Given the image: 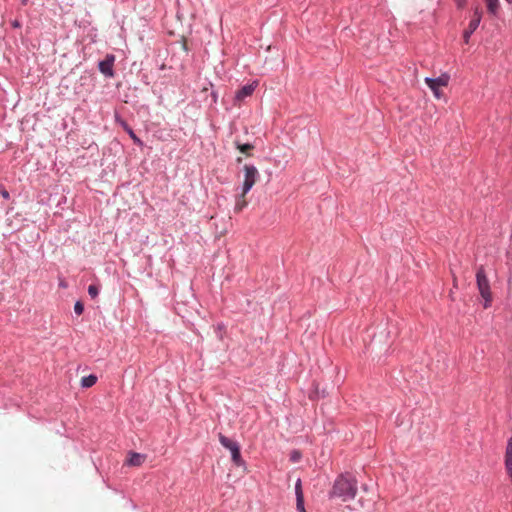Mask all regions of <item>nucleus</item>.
Wrapping results in <instances>:
<instances>
[{
	"mask_svg": "<svg viewBox=\"0 0 512 512\" xmlns=\"http://www.w3.org/2000/svg\"><path fill=\"white\" fill-rule=\"evenodd\" d=\"M357 489V480L353 475L349 473L341 474L335 479L329 497L339 498L343 502H347L355 498Z\"/></svg>",
	"mask_w": 512,
	"mask_h": 512,
	"instance_id": "nucleus-1",
	"label": "nucleus"
},
{
	"mask_svg": "<svg viewBox=\"0 0 512 512\" xmlns=\"http://www.w3.org/2000/svg\"><path fill=\"white\" fill-rule=\"evenodd\" d=\"M476 283H477V288L479 290V293L484 300L483 307L484 308L490 307L491 302H492L490 282H489L487 275L485 273V270L482 266L479 267L476 272Z\"/></svg>",
	"mask_w": 512,
	"mask_h": 512,
	"instance_id": "nucleus-2",
	"label": "nucleus"
},
{
	"mask_svg": "<svg viewBox=\"0 0 512 512\" xmlns=\"http://www.w3.org/2000/svg\"><path fill=\"white\" fill-rule=\"evenodd\" d=\"M245 176H244V182L242 187V194L237 199L235 210L241 211L246 206V201L244 200L245 194L253 187L255 184V174H256V168L254 166L245 165Z\"/></svg>",
	"mask_w": 512,
	"mask_h": 512,
	"instance_id": "nucleus-3",
	"label": "nucleus"
},
{
	"mask_svg": "<svg viewBox=\"0 0 512 512\" xmlns=\"http://www.w3.org/2000/svg\"><path fill=\"white\" fill-rule=\"evenodd\" d=\"M219 441L220 443L231 452L232 460L235 463V465L240 466L242 465V459L240 455V448L238 444L233 441L232 439L219 434Z\"/></svg>",
	"mask_w": 512,
	"mask_h": 512,
	"instance_id": "nucleus-4",
	"label": "nucleus"
},
{
	"mask_svg": "<svg viewBox=\"0 0 512 512\" xmlns=\"http://www.w3.org/2000/svg\"><path fill=\"white\" fill-rule=\"evenodd\" d=\"M449 79H450V76L447 73H442L440 76H438L436 78L426 77L425 83L431 89L434 96L436 98H440L441 94H440L439 88L441 86H447Z\"/></svg>",
	"mask_w": 512,
	"mask_h": 512,
	"instance_id": "nucleus-5",
	"label": "nucleus"
},
{
	"mask_svg": "<svg viewBox=\"0 0 512 512\" xmlns=\"http://www.w3.org/2000/svg\"><path fill=\"white\" fill-rule=\"evenodd\" d=\"M482 14L478 8H475L473 17L469 22L468 28L463 33V38L466 43H468L471 35L475 32L481 22Z\"/></svg>",
	"mask_w": 512,
	"mask_h": 512,
	"instance_id": "nucleus-6",
	"label": "nucleus"
},
{
	"mask_svg": "<svg viewBox=\"0 0 512 512\" xmlns=\"http://www.w3.org/2000/svg\"><path fill=\"white\" fill-rule=\"evenodd\" d=\"M115 57L113 55H107L106 58L99 63V70L102 74L107 77H112L113 73V65H114Z\"/></svg>",
	"mask_w": 512,
	"mask_h": 512,
	"instance_id": "nucleus-7",
	"label": "nucleus"
},
{
	"mask_svg": "<svg viewBox=\"0 0 512 512\" xmlns=\"http://www.w3.org/2000/svg\"><path fill=\"white\" fill-rule=\"evenodd\" d=\"M504 463L506 472L512 482V436L507 441Z\"/></svg>",
	"mask_w": 512,
	"mask_h": 512,
	"instance_id": "nucleus-8",
	"label": "nucleus"
},
{
	"mask_svg": "<svg viewBox=\"0 0 512 512\" xmlns=\"http://www.w3.org/2000/svg\"><path fill=\"white\" fill-rule=\"evenodd\" d=\"M145 460L146 455L136 452H130L126 460V464L133 467H139L145 462Z\"/></svg>",
	"mask_w": 512,
	"mask_h": 512,
	"instance_id": "nucleus-9",
	"label": "nucleus"
},
{
	"mask_svg": "<svg viewBox=\"0 0 512 512\" xmlns=\"http://www.w3.org/2000/svg\"><path fill=\"white\" fill-rule=\"evenodd\" d=\"M254 92V86L253 84H250V85H246L244 87H242L236 94V100L238 101H242L244 100L246 97H249L253 94Z\"/></svg>",
	"mask_w": 512,
	"mask_h": 512,
	"instance_id": "nucleus-10",
	"label": "nucleus"
},
{
	"mask_svg": "<svg viewBox=\"0 0 512 512\" xmlns=\"http://www.w3.org/2000/svg\"><path fill=\"white\" fill-rule=\"evenodd\" d=\"M487 10L490 14L496 15L499 8V0H485Z\"/></svg>",
	"mask_w": 512,
	"mask_h": 512,
	"instance_id": "nucleus-11",
	"label": "nucleus"
},
{
	"mask_svg": "<svg viewBox=\"0 0 512 512\" xmlns=\"http://www.w3.org/2000/svg\"><path fill=\"white\" fill-rule=\"evenodd\" d=\"M96 382L97 377L95 375H89L81 379V386L84 388H89L95 385Z\"/></svg>",
	"mask_w": 512,
	"mask_h": 512,
	"instance_id": "nucleus-12",
	"label": "nucleus"
},
{
	"mask_svg": "<svg viewBox=\"0 0 512 512\" xmlns=\"http://www.w3.org/2000/svg\"><path fill=\"white\" fill-rule=\"evenodd\" d=\"M390 333L391 331L386 332L385 328H382L378 333L374 334L372 339V345H374L377 340L381 342L383 338L389 337Z\"/></svg>",
	"mask_w": 512,
	"mask_h": 512,
	"instance_id": "nucleus-13",
	"label": "nucleus"
},
{
	"mask_svg": "<svg viewBox=\"0 0 512 512\" xmlns=\"http://www.w3.org/2000/svg\"><path fill=\"white\" fill-rule=\"evenodd\" d=\"M294 489H295L296 498H304L303 491H302V483H301L300 478L297 479Z\"/></svg>",
	"mask_w": 512,
	"mask_h": 512,
	"instance_id": "nucleus-14",
	"label": "nucleus"
},
{
	"mask_svg": "<svg viewBox=\"0 0 512 512\" xmlns=\"http://www.w3.org/2000/svg\"><path fill=\"white\" fill-rule=\"evenodd\" d=\"M301 457H302L301 452L298 450H293L290 453V460L293 463L299 462Z\"/></svg>",
	"mask_w": 512,
	"mask_h": 512,
	"instance_id": "nucleus-15",
	"label": "nucleus"
},
{
	"mask_svg": "<svg viewBox=\"0 0 512 512\" xmlns=\"http://www.w3.org/2000/svg\"><path fill=\"white\" fill-rule=\"evenodd\" d=\"M88 294L92 297V298H96L99 294V290L97 288V286L95 285H90L88 287Z\"/></svg>",
	"mask_w": 512,
	"mask_h": 512,
	"instance_id": "nucleus-16",
	"label": "nucleus"
},
{
	"mask_svg": "<svg viewBox=\"0 0 512 512\" xmlns=\"http://www.w3.org/2000/svg\"><path fill=\"white\" fill-rule=\"evenodd\" d=\"M296 508L299 512H305L304 498H296Z\"/></svg>",
	"mask_w": 512,
	"mask_h": 512,
	"instance_id": "nucleus-17",
	"label": "nucleus"
},
{
	"mask_svg": "<svg viewBox=\"0 0 512 512\" xmlns=\"http://www.w3.org/2000/svg\"><path fill=\"white\" fill-rule=\"evenodd\" d=\"M74 311L77 315H81L84 311V306L80 301H77L74 305Z\"/></svg>",
	"mask_w": 512,
	"mask_h": 512,
	"instance_id": "nucleus-18",
	"label": "nucleus"
},
{
	"mask_svg": "<svg viewBox=\"0 0 512 512\" xmlns=\"http://www.w3.org/2000/svg\"><path fill=\"white\" fill-rule=\"evenodd\" d=\"M239 149L242 153L249 154V152L253 149V145L244 144V145L239 146Z\"/></svg>",
	"mask_w": 512,
	"mask_h": 512,
	"instance_id": "nucleus-19",
	"label": "nucleus"
},
{
	"mask_svg": "<svg viewBox=\"0 0 512 512\" xmlns=\"http://www.w3.org/2000/svg\"><path fill=\"white\" fill-rule=\"evenodd\" d=\"M129 134H130L131 138L134 140L135 143L141 144L140 139L136 137V135L133 133L132 130L129 131Z\"/></svg>",
	"mask_w": 512,
	"mask_h": 512,
	"instance_id": "nucleus-20",
	"label": "nucleus"
},
{
	"mask_svg": "<svg viewBox=\"0 0 512 512\" xmlns=\"http://www.w3.org/2000/svg\"><path fill=\"white\" fill-rule=\"evenodd\" d=\"M456 1H457L458 7H462L465 4V0H456Z\"/></svg>",
	"mask_w": 512,
	"mask_h": 512,
	"instance_id": "nucleus-21",
	"label": "nucleus"
},
{
	"mask_svg": "<svg viewBox=\"0 0 512 512\" xmlns=\"http://www.w3.org/2000/svg\"><path fill=\"white\" fill-rule=\"evenodd\" d=\"M2 196H3L4 198H8V197H9V193H8L6 190H4V191L2 192Z\"/></svg>",
	"mask_w": 512,
	"mask_h": 512,
	"instance_id": "nucleus-22",
	"label": "nucleus"
},
{
	"mask_svg": "<svg viewBox=\"0 0 512 512\" xmlns=\"http://www.w3.org/2000/svg\"><path fill=\"white\" fill-rule=\"evenodd\" d=\"M362 489H363L364 491H368V485H367V484H363V485H362Z\"/></svg>",
	"mask_w": 512,
	"mask_h": 512,
	"instance_id": "nucleus-23",
	"label": "nucleus"
},
{
	"mask_svg": "<svg viewBox=\"0 0 512 512\" xmlns=\"http://www.w3.org/2000/svg\"><path fill=\"white\" fill-rule=\"evenodd\" d=\"M507 3L511 4L512 0H505Z\"/></svg>",
	"mask_w": 512,
	"mask_h": 512,
	"instance_id": "nucleus-24",
	"label": "nucleus"
}]
</instances>
